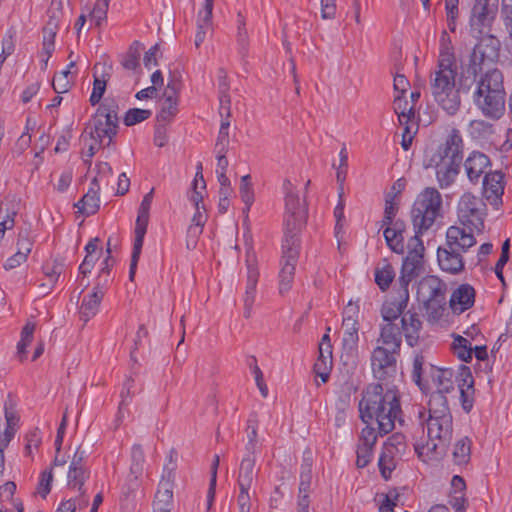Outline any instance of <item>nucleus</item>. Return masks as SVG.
I'll return each mask as SVG.
<instances>
[{"instance_id": "f257e3e1", "label": "nucleus", "mask_w": 512, "mask_h": 512, "mask_svg": "<svg viewBox=\"0 0 512 512\" xmlns=\"http://www.w3.org/2000/svg\"><path fill=\"white\" fill-rule=\"evenodd\" d=\"M416 246L421 249H414L412 252L407 253V256L403 259L398 279V297L385 301L381 307V316L386 323H394L395 320L402 316V330L407 344L411 347L418 343L422 329V322L417 313L410 310L404 313L409 302V284L414 278L419 276L423 268L425 248L420 245V242H417Z\"/></svg>"}, {"instance_id": "f03ea898", "label": "nucleus", "mask_w": 512, "mask_h": 512, "mask_svg": "<svg viewBox=\"0 0 512 512\" xmlns=\"http://www.w3.org/2000/svg\"><path fill=\"white\" fill-rule=\"evenodd\" d=\"M399 392L395 386L384 387L381 383L369 384L359 402V416L366 426L377 423L379 436H385L395 428V421L402 424Z\"/></svg>"}, {"instance_id": "7ed1b4c3", "label": "nucleus", "mask_w": 512, "mask_h": 512, "mask_svg": "<svg viewBox=\"0 0 512 512\" xmlns=\"http://www.w3.org/2000/svg\"><path fill=\"white\" fill-rule=\"evenodd\" d=\"M463 160V140L460 131L453 128L444 144L439 145L436 151L426 160L425 167L436 168V177L441 188L450 186L457 174Z\"/></svg>"}, {"instance_id": "20e7f679", "label": "nucleus", "mask_w": 512, "mask_h": 512, "mask_svg": "<svg viewBox=\"0 0 512 512\" xmlns=\"http://www.w3.org/2000/svg\"><path fill=\"white\" fill-rule=\"evenodd\" d=\"M441 207L442 196L436 188L427 187L417 195L411 209V218L415 234L408 240V253L412 252L414 249H421L416 246L417 242H420V245L424 247L420 236L423 232L430 229L436 219L441 216Z\"/></svg>"}, {"instance_id": "39448f33", "label": "nucleus", "mask_w": 512, "mask_h": 512, "mask_svg": "<svg viewBox=\"0 0 512 512\" xmlns=\"http://www.w3.org/2000/svg\"><path fill=\"white\" fill-rule=\"evenodd\" d=\"M505 97L502 72L496 68L486 71L474 92L476 106L486 117L497 120L505 112Z\"/></svg>"}, {"instance_id": "423d86ee", "label": "nucleus", "mask_w": 512, "mask_h": 512, "mask_svg": "<svg viewBox=\"0 0 512 512\" xmlns=\"http://www.w3.org/2000/svg\"><path fill=\"white\" fill-rule=\"evenodd\" d=\"M457 64L448 59L437 62V67L430 74V91L438 105L449 115H454L460 108L459 89L456 88Z\"/></svg>"}, {"instance_id": "0eeeda50", "label": "nucleus", "mask_w": 512, "mask_h": 512, "mask_svg": "<svg viewBox=\"0 0 512 512\" xmlns=\"http://www.w3.org/2000/svg\"><path fill=\"white\" fill-rule=\"evenodd\" d=\"M476 244L472 233L464 227L450 226L446 232V243L437 249V261L442 271L457 275L464 270L463 253Z\"/></svg>"}, {"instance_id": "6e6552de", "label": "nucleus", "mask_w": 512, "mask_h": 512, "mask_svg": "<svg viewBox=\"0 0 512 512\" xmlns=\"http://www.w3.org/2000/svg\"><path fill=\"white\" fill-rule=\"evenodd\" d=\"M472 36L477 39V43L475 44L471 59L470 65L467 69V84L463 79H460V87L466 89L467 91L470 89L471 85L476 81V76L479 72H482L481 65L488 62H495L498 60L500 56V48L501 42L500 40L492 33V28L483 29L481 32L479 31H471Z\"/></svg>"}, {"instance_id": "1a4fd4ad", "label": "nucleus", "mask_w": 512, "mask_h": 512, "mask_svg": "<svg viewBox=\"0 0 512 512\" xmlns=\"http://www.w3.org/2000/svg\"><path fill=\"white\" fill-rule=\"evenodd\" d=\"M119 105L114 98H106L99 104L91 121L86 125L82 136L88 134L93 140L103 143L108 138L106 146L109 147L116 137L119 129Z\"/></svg>"}, {"instance_id": "9d476101", "label": "nucleus", "mask_w": 512, "mask_h": 512, "mask_svg": "<svg viewBox=\"0 0 512 512\" xmlns=\"http://www.w3.org/2000/svg\"><path fill=\"white\" fill-rule=\"evenodd\" d=\"M426 411L424 407L418 408V418L421 424H427V433L429 441L427 442V449L441 454L445 452L447 444L452 439L453 433V418L452 417H438V418H425Z\"/></svg>"}, {"instance_id": "9b49d317", "label": "nucleus", "mask_w": 512, "mask_h": 512, "mask_svg": "<svg viewBox=\"0 0 512 512\" xmlns=\"http://www.w3.org/2000/svg\"><path fill=\"white\" fill-rule=\"evenodd\" d=\"M283 189L285 191L286 208L284 238H288L290 235L300 239L299 232L306 222L307 210L301 205L299 195L290 180H284Z\"/></svg>"}, {"instance_id": "f8f14e48", "label": "nucleus", "mask_w": 512, "mask_h": 512, "mask_svg": "<svg viewBox=\"0 0 512 512\" xmlns=\"http://www.w3.org/2000/svg\"><path fill=\"white\" fill-rule=\"evenodd\" d=\"M486 211L485 202L472 193L466 192L460 197L457 207L458 219L464 227L469 229L468 233L473 234L474 230L482 231Z\"/></svg>"}, {"instance_id": "ddd939ff", "label": "nucleus", "mask_w": 512, "mask_h": 512, "mask_svg": "<svg viewBox=\"0 0 512 512\" xmlns=\"http://www.w3.org/2000/svg\"><path fill=\"white\" fill-rule=\"evenodd\" d=\"M282 267L279 272V292L284 294L288 292L293 283L295 275V267L298 262L300 252V239L294 236L284 238L283 244Z\"/></svg>"}, {"instance_id": "4468645a", "label": "nucleus", "mask_w": 512, "mask_h": 512, "mask_svg": "<svg viewBox=\"0 0 512 512\" xmlns=\"http://www.w3.org/2000/svg\"><path fill=\"white\" fill-rule=\"evenodd\" d=\"M359 306L353 305L351 302L343 311L342 327L344 329L342 339L343 353L341 357L346 356L347 359L355 358L358 352L359 342Z\"/></svg>"}, {"instance_id": "2eb2a0df", "label": "nucleus", "mask_w": 512, "mask_h": 512, "mask_svg": "<svg viewBox=\"0 0 512 512\" xmlns=\"http://www.w3.org/2000/svg\"><path fill=\"white\" fill-rule=\"evenodd\" d=\"M400 351L376 346L371 354L373 375L379 381H389L397 373V361Z\"/></svg>"}, {"instance_id": "dca6fc26", "label": "nucleus", "mask_w": 512, "mask_h": 512, "mask_svg": "<svg viewBox=\"0 0 512 512\" xmlns=\"http://www.w3.org/2000/svg\"><path fill=\"white\" fill-rule=\"evenodd\" d=\"M498 9L499 0H475L469 18L470 31L492 28Z\"/></svg>"}, {"instance_id": "f3484780", "label": "nucleus", "mask_w": 512, "mask_h": 512, "mask_svg": "<svg viewBox=\"0 0 512 512\" xmlns=\"http://www.w3.org/2000/svg\"><path fill=\"white\" fill-rule=\"evenodd\" d=\"M483 196L496 209L503 204L505 174L500 170L485 173L482 179Z\"/></svg>"}, {"instance_id": "a211bd4d", "label": "nucleus", "mask_w": 512, "mask_h": 512, "mask_svg": "<svg viewBox=\"0 0 512 512\" xmlns=\"http://www.w3.org/2000/svg\"><path fill=\"white\" fill-rule=\"evenodd\" d=\"M378 436L379 434L376 433V429L372 426H366L362 429L356 450V465L358 468H364L371 462Z\"/></svg>"}, {"instance_id": "6ab92c4d", "label": "nucleus", "mask_w": 512, "mask_h": 512, "mask_svg": "<svg viewBox=\"0 0 512 512\" xmlns=\"http://www.w3.org/2000/svg\"><path fill=\"white\" fill-rule=\"evenodd\" d=\"M255 255L247 253V284L244 295V312L245 318H249L252 313L253 304L256 296V286L258 282L259 272L255 264Z\"/></svg>"}, {"instance_id": "aec40b11", "label": "nucleus", "mask_w": 512, "mask_h": 512, "mask_svg": "<svg viewBox=\"0 0 512 512\" xmlns=\"http://www.w3.org/2000/svg\"><path fill=\"white\" fill-rule=\"evenodd\" d=\"M180 83L174 79H170L164 92V104L160 112L156 116L158 123L171 122L178 112L177 92Z\"/></svg>"}, {"instance_id": "412c9836", "label": "nucleus", "mask_w": 512, "mask_h": 512, "mask_svg": "<svg viewBox=\"0 0 512 512\" xmlns=\"http://www.w3.org/2000/svg\"><path fill=\"white\" fill-rule=\"evenodd\" d=\"M489 166H491L490 158L480 151H472L464 162L467 177L472 184L479 183Z\"/></svg>"}, {"instance_id": "4be33fe9", "label": "nucleus", "mask_w": 512, "mask_h": 512, "mask_svg": "<svg viewBox=\"0 0 512 512\" xmlns=\"http://www.w3.org/2000/svg\"><path fill=\"white\" fill-rule=\"evenodd\" d=\"M447 285L434 275L424 277L418 286V297L423 300H436L446 298Z\"/></svg>"}, {"instance_id": "5701e85b", "label": "nucleus", "mask_w": 512, "mask_h": 512, "mask_svg": "<svg viewBox=\"0 0 512 512\" xmlns=\"http://www.w3.org/2000/svg\"><path fill=\"white\" fill-rule=\"evenodd\" d=\"M475 302V289L470 284H461L450 297V307L454 313L461 314L470 309Z\"/></svg>"}, {"instance_id": "b1692460", "label": "nucleus", "mask_w": 512, "mask_h": 512, "mask_svg": "<svg viewBox=\"0 0 512 512\" xmlns=\"http://www.w3.org/2000/svg\"><path fill=\"white\" fill-rule=\"evenodd\" d=\"M402 333H404L402 327H398L395 323L382 324L377 339V346H384V348L401 352Z\"/></svg>"}, {"instance_id": "393cba45", "label": "nucleus", "mask_w": 512, "mask_h": 512, "mask_svg": "<svg viewBox=\"0 0 512 512\" xmlns=\"http://www.w3.org/2000/svg\"><path fill=\"white\" fill-rule=\"evenodd\" d=\"M173 506V481L162 476L153 501V511L171 512Z\"/></svg>"}, {"instance_id": "a878e982", "label": "nucleus", "mask_w": 512, "mask_h": 512, "mask_svg": "<svg viewBox=\"0 0 512 512\" xmlns=\"http://www.w3.org/2000/svg\"><path fill=\"white\" fill-rule=\"evenodd\" d=\"M237 33H236V46L237 53L241 63L246 66L249 59L250 41L249 34L246 28V20L241 12L237 14Z\"/></svg>"}, {"instance_id": "bb28decb", "label": "nucleus", "mask_w": 512, "mask_h": 512, "mask_svg": "<svg viewBox=\"0 0 512 512\" xmlns=\"http://www.w3.org/2000/svg\"><path fill=\"white\" fill-rule=\"evenodd\" d=\"M429 374L436 386V391L433 393H441L442 395H445L454 389V383L452 380L454 373L451 369L438 368L430 365Z\"/></svg>"}, {"instance_id": "cd10ccee", "label": "nucleus", "mask_w": 512, "mask_h": 512, "mask_svg": "<svg viewBox=\"0 0 512 512\" xmlns=\"http://www.w3.org/2000/svg\"><path fill=\"white\" fill-rule=\"evenodd\" d=\"M332 346L319 347V356L314 364L313 370L323 383L327 382L332 369Z\"/></svg>"}, {"instance_id": "c85d7f7f", "label": "nucleus", "mask_w": 512, "mask_h": 512, "mask_svg": "<svg viewBox=\"0 0 512 512\" xmlns=\"http://www.w3.org/2000/svg\"><path fill=\"white\" fill-rule=\"evenodd\" d=\"M428 406V418L452 417L446 395L431 393Z\"/></svg>"}, {"instance_id": "c756f323", "label": "nucleus", "mask_w": 512, "mask_h": 512, "mask_svg": "<svg viewBox=\"0 0 512 512\" xmlns=\"http://www.w3.org/2000/svg\"><path fill=\"white\" fill-rule=\"evenodd\" d=\"M75 207L83 215H94L100 207L99 193L94 192L93 188H89L87 193L75 204Z\"/></svg>"}, {"instance_id": "7c9ffc66", "label": "nucleus", "mask_w": 512, "mask_h": 512, "mask_svg": "<svg viewBox=\"0 0 512 512\" xmlns=\"http://www.w3.org/2000/svg\"><path fill=\"white\" fill-rule=\"evenodd\" d=\"M103 297L104 296L94 291L85 296L79 310L80 319L87 322L90 318L95 316Z\"/></svg>"}, {"instance_id": "2f4dec72", "label": "nucleus", "mask_w": 512, "mask_h": 512, "mask_svg": "<svg viewBox=\"0 0 512 512\" xmlns=\"http://www.w3.org/2000/svg\"><path fill=\"white\" fill-rule=\"evenodd\" d=\"M374 277L375 283L381 291H386L390 287L395 278V271L387 259H384L382 264L375 268Z\"/></svg>"}, {"instance_id": "473e14b6", "label": "nucleus", "mask_w": 512, "mask_h": 512, "mask_svg": "<svg viewBox=\"0 0 512 512\" xmlns=\"http://www.w3.org/2000/svg\"><path fill=\"white\" fill-rule=\"evenodd\" d=\"M254 467L255 457L246 455L240 463L239 474H238V485L239 486H252L254 479Z\"/></svg>"}, {"instance_id": "72a5a7b5", "label": "nucleus", "mask_w": 512, "mask_h": 512, "mask_svg": "<svg viewBox=\"0 0 512 512\" xmlns=\"http://www.w3.org/2000/svg\"><path fill=\"white\" fill-rule=\"evenodd\" d=\"M471 440L465 436L459 439L454 446L453 462L456 465H466L471 458Z\"/></svg>"}, {"instance_id": "f704fd0d", "label": "nucleus", "mask_w": 512, "mask_h": 512, "mask_svg": "<svg viewBox=\"0 0 512 512\" xmlns=\"http://www.w3.org/2000/svg\"><path fill=\"white\" fill-rule=\"evenodd\" d=\"M454 354L463 362L469 363L473 358V347L470 341L461 335H455L452 343Z\"/></svg>"}, {"instance_id": "c9c22d12", "label": "nucleus", "mask_w": 512, "mask_h": 512, "mask_svg": "<svg viewBox=\"0 0 512 512\" xmlns=\"http://www.w3.org/2000/svg\"><path fill=\"white\" fill-rule=\"evenodd\" d=\"M396 455L397 454L391 452V450H389V449L385 450V448L382 447V452H381V454L379 456V460H378V467H379L381 476L385 480H388L391 478V474L396 467V463H395Z\"/></svg>"}, {"instance_id": "e433bc0d", "label": "nucleus", "mask_w": 512, "mask_h": 512, "mask_svg": "<svg viewBox=\"0 0 512 512\" xmlns=\"http://www.w3.org/2000/svg\"><path fill=\"white\" fill-rule=\"evenodd\" d=\"M142 45L134 41L128 51L122 56L121 65L128 70H135L139 66Z\"/></svg>"}, {"instance_id": "4c0bfd02", "label": "nucleus", "mask_w": 512, "mask_h": 512, "mask_svg": "<svg viewBox=\"0 0 512 512\" xmlns=\"http://www.w3.org/2000/svg\"><path fill=\"white\" fill-rule=\"evenodd\" d=\"M89 477V470L86 467H71L68 471V486L77 488L81 493L86 479Z\"/></svg>"}, {"instance_id": "58836bf2", "label": "nucleus", "mask_w": 512, "mask_h": 512, "mask_svg": "<svg viewBox=\"0 0 512 512\" xmlns=\"http://www.w3.org/2000/svg\"><path fill=\"white\" fill-rule=\"evenodd\" d=\"M239 192L241 199L245 204L243 213H248L251 205L254 202V191L252 188L251 176L249 174L241 177Z\"/></svg>"}, {"instance_id": "ea45409f", "label": "nucleus", "mask_w": 512, "mask_h": 512, "mask_svg": "<svg viewBox=\"0 0 512 512\" xmlns=\"http://www.w3.org/2000/svg\"><path fill=\"white\" fill-rule=\"evenodd\" d=\"M394 111L398 115L400 125H407L412 117H414L413 107H408V102L401 96L394 99Z\"/></svg>"}, {"instance_id": "a19ab883", "label": "nucleus", "mask_w": 512, "mask_h": 512, "mask_svg": "<svg viewBox=\"0 0 512 512\" xmlns=\"http://www.w3.org/2000/svg\"><path fill=\"white\" fill-rule=\"evenodd\" d=\"M72 79L73 75L70 70H63L59 73H56L52 80L53 90L57 94L68 92L72 86Z\"/></svg>"}, {"instance_id": "79ce46f5", "label": "nucleus", "mask_w": 512, "mask_h": 512, "mask_svg": "<svg viewBox=\"0 0 512 512\" xmlns=\"http://www.w3.org/2000/svg\"><path fill=\"white\" fill-rule=\"evenodd\" d=\"M64 270V263L61 259L53 260L52 264L46 263L43 266V271L46 277L48 278V289L51 290L56 282L58 281L59 276L62 274Z\"/></svg>"}, {"instance_id": "37998d69", "label": "nucleus", "mask_w": 512, "mask_h": 512, "mask_svg": "<svg viewBox=\"0 0 512 512\" xmlns=\"http://www.w3.org/2000/svg\"><path fill=\"white\" fill-rule=\"evenodd\" d=\"M428 319L430 321H438L445 310L446 298L436 300H423Z\"/></svg>"}, {"instance_id": "c03bdc74", "label": "nucleus", "mask_w": 512, "mask_h": 512, "mask_svg": "<svg viewBox=\"0 0 512 512\" xmlns=\"http://www.w3.org/2000/svg\"><path fill=\"white\" fill-rule=\"evenodd\" d=\"M137 393V390L135 389V380L129 376L126 378V380L123 383V387L121 390V401L119 404V414L122 415L123 409L127 407L132 398Z\"/></svg>"}, {"instance_id": "a18cd8bd", "label": "nucleus", "mask_w": 512, "mask_h": 512, "mask_svg": "<svg viewBox=\"0 0 512 512\" xmlns=\"http://www.w3.org/2000/svg\"><path fill=\"white\" fill-rule=\"evenodd\" d=\"M152 111L148 109L131 108L125 113L123 122L127 127L134 126L150 118Z\"/></svg>"}, {"instance_id": "49530a36", "label": "nucleus", "mask_w": 512, "mask_h": 512, "mask_svg": "<svg viewBox=\"0 0 512 512\" xmlns=\"http://www.w3.org/2000/svg\"><path fill=\"white\" fill-rule=\"evenodd\" d=\"M149 212L150 211L138 209V216L135 226V243H144V237L147 232V226L149 222Z\"/></svg>"}, {"instance_id": "de8ad7c7", "label": "nucleus", "mask_w": 512, "mask_h": 512, "mask_svg": "<svg viewBox=\"0 0 512 512\" xmlns=\"http://www.w3.org/2000/svg\"><path fill=\"white\" fill-rule=\"evenodd\" d=\"M442 59H448L451 64H457L456 58L451 45V40L448 33L443 30L440 38V51L437 62H441Z\"/></svg>"}, {"instance_id": "09e8293b", "label": "nucleus", "mask_w": 512, "mask_h": 512, "mask_svg": "<svg viewBox=\"0 0 512 512\" xmlns=\"http://www.w3.org/2000/svg\"><path fill=\"white\" fill-rule=\"evenodd\" d=\"M383 448L395 454H402L406 450V437L402 433H394L384 442Z\"/></svg>"}, {"instance_id": "8fccbe9b", "label": "nucleus", "mask_w": 512, "mask_h": 512, "mask_svg": "<svg viewBox=\"0 0 512 512\" xmlns=\"http://www.w3.org/2000/svg\"><path fill=\"white\" fill-rule=\"evenodd\" d=\"M106 83H107V79L105 78L104 74L102 75L101 78L94 75L93 89H92V93L89 98V102L92 106H95L100 103V101L106 91Z\"/></svg>"}, {"instance_id": "3c124183", "label": "nucleus", "mask_w": 512, "mask_h": 512, "mask_svg": "<svg viewBox=\"0 0 512 512\" xmlns=\"http://www.w3.org/2000/svg\"><path fill=\"white\" fill-rule=\"evenodd\" d=\"M425 357L422 354H416L413 360L412 378L414 382L420 387L421 390L426 388L423 383Z\"/></svg>"}, {"instance_id": "603ef678", "label": "nucleus", "mask_w": 512, "mask_h": 512, "mask_svg": "<svg viewBox=\"0 0 512 512\" xmlns=\"http://www.w3.org/2000/svg\"><path fill=\"white\" fill-rule=\"evenodd\" d=\"M6 214L3 220L0 222V246L4 240L5 232L7 230H11L15 225V217L18 214L17 209L12 205L11 208L7 207L5 209Z\"/></svg>"}, {"instance_id": "864d4df0", "label": "nucleus", "mask_w": 512, "mask_h": 512, "mask_svg": "<svg viewBox=\"0 0 512 512\" xmlns=\"http://www.w3.org/2000/svg\"><path fill=\"white\" fill-rule=\"evenodd\" d=\"M229 126H230V121L227 119H222L218 137H217V141L215 144V148L218 153L227 151V146L229 144V133H228Z\"/></svg>"}, {"instance_id": "5fc2aeb1", "label": "nucleus", "mask_w": 512, "mask_h": 512, "mask_svg": "<svg viewBox=\"0 0 512 512\" xmlns=\"http://www.w3.org/2000/svg\"><path fill=\"white\" fill-rule=\"evenodd\" d=\"M456 381L458 388H463L465 390L474 389V378L470 368L466 365H460Z\"/></svg>"}, {"instance_id": "6e6d98bb", "label": "nucleus", "mask_w": 512, "mask_h": 512, "mask_svg": "<svg viewBox=\"0 0 512 512\" xmlns=\"http://www.w3.org/2000/svg\"><path fill=\"white\" fill-rule=\"evenodd\" d=\"M109 2L110 0H97L90 12L91 19L95 21L96 26H100L102 21L106 20Z\"/></svg>"}, {"instance_id": "4d7b16f0", "label": "nucleus", "mask_w": 512, "mask_h": 512, "mask_svg": "<svg viewBox=\"0 0 512 512\" xmlns=\"http://www.w3.org/2000/svg\"><path fill=\"white\" fill-rule=\"evenodd\" d=\"M219 466V456L215 455L213 462L211 464V477L209 482V488L207 492V506L211 507L214 498H215V490H216V482H217V469Z\"/></svg>"}, {"instance_id": "13d9d810", "label": "nucleus", "mask_w": 512, "mask_h": 512, "mask_svg": "<svg viewBox=\"0 0 512 512\" xmlns=\"http://www.w3.org/2000/svg\"><path fill=\"white\" fill-rule=\"evenodd\" d=\"M403 234L400 232L399 234L395 233L393 236L392 233L387 234L385 231L383 232L387 246L397 254H403L405 251Z\"/></svg>"}, {"instance_id": "bf43d9fd", "label": "nucleus", "mask_w": 512, "mask_h": 512, "mask_svg": "<svg viewBox=\"0 0 512 512\" xmlns=\"http://www.w3.org/2000/svg\"><path fill=\"white\" fill-rule=\"evenodd\" d=\"M53 480L52 471L44 470L41 473L39 485H38V492L41 495L42 498H46V496L49 494L51 490V483Z\"/></svg>"}, {"instance_id": "052dcab7", "label": "nucleus", "mask_w": 512, "mask_h": 512, "mask_svg": "<svg viewBox=\"0 0 512 512\" xmlns=\"http://www.w3.org/2000/svg\"><path fill=\"white\" fill-rule=\"evenodd\" d=\"M113 278L111 275L105 274V273H98L95 284L93 287L94 292H97L101 294L102 296L105 295L109 284L112 282Z\"/></svg>"}, {"instance_id": "680f3d73", "label": "nucleus", "mask_w": 512, "mask_h": 512, "mask_svg": "<svg viewBox=\"0 0 512 512\" xmlns=\"http://www.w3.org/2000/svg\"><path fill=\"white\" fill-rule=\"evenodd\" d=\"M202 232V228L189 225L186 232V248L188 250H194L196 248L198 239L201 236Z\"/></svg>"}, {"instance_id": "e2e57ef3", "label": "nucleus", "mask_w": 512, "mask_h": 512, "mask_svg": "<svg viewBox=\"0 0 512 512\" xmlns=\"http://www.w3.org/2000/svg\"><path fill=\"white\" fill-rule=\"evenodd\" d=\"M250 486H239V495L237 498V502L239 505V511L238 512H250V495L249 490Z\"/></svg>"}, {"instance_id": "0e129e2a", "label": "nucleus", "mask_w": 512, "mask_h": 512, "mask_svg": "<svg viewBox=\"0 0 512 512\" xmlns=\"http://www.w3.org/2000/svg\"><path fill=\"white\" fill-rule=\"evenodd\" d=\"M153 142L157 147H164L168 143L167 128L165 124L157 122L154 130Z\"/></svg>"}, {"instance_id": "69168bd1", "label": "nucleus", "mask_w": 512, "mask_h": 512, "mask_svg": "<svg viewBox=\"0 0 512 512\" xmlns=\"http://www.w3.org/2000/svg\"><path fill=\"white\" fill-rule=\"evenodd\" d=\"M176 460H177V453H176V451L171 450L169 452V456H168V463L164 466V470H163L164 473L162 475V476H166V479H169L171 481H174V478H175L174 472L177 467Z\"/></svg>"}, {"instance_id": "338daca9", "label": "nucleus", "mask_w": 512, "mask_h": 512, "mask_svg": "<svg viewBox=\"0 0 512 512\" xmlns=\"http://www.w3.org/2000/svg\"><path fill=\"white\" fill-rule=\"evenodd\" d=\"M398 498V493H395L393 497L390 494L383 495V500L379 505L378 512H394Z\"/></svg>"}, {"instance_id": "774afa93", "label": "nucleus", "mask_w": 512, "mask_h": 512, "mask_svg": "<svg viewBox=\"0 0 512 512\" xmlns=\"http://www.w3.org/2000/svg\"><path fill=\"white\" fill-rule=\"evenodd\" d=\"M466 502L465 494H449V504L455 509V512H465Z\"/></svg>"}]
</instances>
